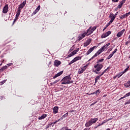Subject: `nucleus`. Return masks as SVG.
I'll list each match as a JSON object with an SVG mask.
<instances>
[{
    "label": "nucleus",
    "instance_id": "f257e3e1",
    "mask_svg": "<svg viewBox=\"0 0 130 130\" xmlns=\"http://www.w3.org/2000/svg\"><path fill=\"white\" fill-rule=\"evenodd\" d=\"M110 45V43H109L103 46L102 48H101L96 53H95V54L90 59V60L91 59H93V58H95L96 57L98 56V55H100V54H101L103 51L105 50V49H107L108 46Z\"/></svg>",
    "mask_w": 130,
    "mask_h": 130
},
{
    "label": "nucleus",
    "instance_id": "f03ea898",
    "mask_svg": "<svg viewBox=\"0 0 130 130\" xmlns=\"http://www.w3.org/2000/svg\"><path fill=\"white\" fill-rule=\"evenodd\" d=\"M72 78L71 75L66 76L61 80L62 85H66L67 84H72L73 83V81L71 80Z\"/></svg>",
    "mask_w": 130,
    "mask_h": 130
},
{
    "label": "nucleus",
    "instance_id": "7ed1b4c3",
    "mask_svg": "<svg viewBox=\"0 0 130 130\" xmlns=\"http://www.w3.org/2000/svg\"><path fill=\"white\" fill-rule=\"evenodd\" d=\"M98 120V118H90L89 121L87 122L85 125L86 127L89 126H91L92 124H94L95 122H97Z\"/></svg>",
    "mask_w": 130,
    "mask_h": 130
},
{
    "label": "nucleus",
    "instance_id": "20e7f679",
    "mask_svg": "<svg viewBox=\"0 0 130 130\" xmlns=\"http://www.w3.org/2000/svg\"><path fill=\"white\" fill-rule=\"evenodd\" d=\"M94 69H96V71L97 72H99L100 71H101V69L102 68H103V64H96L94 66Z\"/></svg>",
    "mask_w": 130,
    "mask_h": 130
},
{
    "label": "nucleus",
    "instance_id": "39448f33",
    "mask_svg": "<svg viewBox=\"0 0 130 130\" xmlns=\"http://www.w3.org/2000/svg\"><path fill=\"white\" fill-rule=\"evenodd\" d=\"M86 36H88L87 32L85 31L84 33H83L81 35H80L78 37V41H81L83 38H84V37H86Z\"/></svg>",
    "mask_w": 130,
    "mask_h": 130
},
{
    "label": "nucleus",
    "instance_id": "423d86ee",
    "mask_svg": "<svg viewBox=\"0 0 130 130\" xmlns=\"http://www.w3.org/2000/svg\"><path fill=\"white\" fill-rule=\"evenodd\" d=\"M8 11H9V5L6 4L3 8V13L4 14H7V13H8Z\"/></svg>",
    "mask_w": 130,
    "mask_h": 130
},
{
    "label": "nucleus",
    "instance_id": "0eeeda50",
    "mask_svg": "<svg viewBox=\"0 0 130 130\" xmlns=\"http://www.w3.org/2000/svg\"><path fill=\"white\" fill-rule=\"evenodd\" d=\"M97 48V46H94L91 48H90L86 52V55H89L94 50V49H96Z\"/></svg>",
    "mask_w": 130,
    "mask_h": 130
},
{
    "label": "nucleus",
    "instance_id": "6e6552de",
    "mask_svg": "<svg viewBox=\"0 0 130 130\" xmlns=\"http://www.w3.org/2000/svg\"><path fill=\"white\" fill-rule=\"evenodd\" d=\"M86 32L88 36H89V35H91V34H92V32H94V30L92 29V26H90Z\"/></svg>",
    "mask_w": 130,
    "mask_h": 130
},
{
    "label": "nucleus",
    "instance_id": "1a4fd4ad",
    "mask_svg": "<svg viewBox=\"0 0 130 130\" xmlns=\"http://www.w3.org/2000/svg\"><path fill=\"white\" fill-rule=\"evenodd\" d=\"M61 64V61L58 60H55L54 62V67H58Z\"/></svg>",
    "mask_w": 130,
    "mask_h": 130
},
{
    "label": "nucleus",
    "instance_id": "9d476101",
    "mask_svg": "<svg viewBox=\"0 0 130 130\" xmlns=\"http://www.w3.org/2000/svg\"><path fill=\"white\" fill-rule=\"evenodd\" d=\"M124 31H125V29H123V30L118 32L116 35L117 37H121V36L123 35V34L124 33Z\"/></svg>",
    "mask_w": 130,
    "mask_h": 130
},
{
    "label": "nucleus",
    "instance_id": "9b49d317",
    "mask_svg": "<svg viewBox=\"0 0 130 130\" xmlns=\"http://www.w3.org/2000/svg\"><path fill=\"white\" fill-rule=\"evenodd\" d=\"M92 42V40L91 39H89L87 41L84 43V47H87L88 45H90V43Z\"/></svg>",
    "mask_w": 130,
    "mask_h": 130
},
{
    "label": "nucleus",
    "instance_id": "f8f14e48",
    "mask_svg": "<svg viewBox=\"0 0 130 130\" xmlns=\"http://www.w3.org/2000/svg\"><path fill=\"white\" fill-rule=\"evenodd\" d=\"M63 74V71H60V72H58V73L56 74L55 76L53 77V79H56L57 77H59V76H61Z\"/></svg>",
    "mask_w": 130,
    "mask_h": 130
},
{
    "label": "nucleus",
    "instance_id": "ddd939ff",
    "mask_svg": "<svg viewBox=\"0 0 130 130\" xmlns=\"http://www.w3.org/2000/svg\"><path fill=\"white\" fill-rule=\"evenodd\" d=\"M100 93V89L96 90L95 92L93 93H91L90 94L87 93L88 95H94L95 94V96H97V95H99Z\"/></svg>",
    "mask_w": 130,
    "mask_h": 130
},
{
    "label": "nucleus",
    "instance_id": "4468645a",
    "mask_svg": "<svg viewBox=\"0 0 130 130\" xmlns=\"http://www.w3.org/2000/svg\"><path fill=\"white\" fill-rule=\"evenodd\" d=\"M124 3V0L122 1L118 5V6L117 7V9H121V7H122V5H123Z\"/></svg>",
    "mask_w": 130,
    "mask_h": 130
},
{
    "label": "nucleus",
    "instance_id": "2eb2a0df",
    "mask_svg": "<svg viewBox=\"0 0 130 130\" xmlns=\"http://www.w3.org/2000/svg\"><path fill=\"white\" fill-rule=\"evenodd\" d=\"M53 113L55 114H56L57 112H58V107H54L53 109Z\"/></svg>",
    "mask_w": 130,
    "mask_h": 130
},
{
    "label": "nucleus",
    "instance_id": "dca6fc26",
    "mask_svg": "<svg viewBox=\"0 0 130 130\" xmlns=\"http://www.w3.org/2000/svg\"><path fill=\"white\" fill-rule=\"evenodd\" d=\"M128 96H130V92L127 93H126L124 96L120 98L119 100L124 99V98H126V97H128Z\"/></svg>",
    "mask_w": 130,
    "mask_h": 130
},
{
    "label": "nucleus",
    "instance_id": "f3484780",
    "mask_svg": "<svg viewBox=\"0 0 130 130\" xmlns=\"http://www.w3.org/2000/svg\"><path fill=\"white\" fill-rule=\"evenodd\" d=\"M46 116H47V115L44 114L41 117H39V120L44 119V118H45V117H46Z\"/></svg>",
    "mask_w": 130,
    "mask_h": 130
},
{
    "label": "nucleus",
    "instance_id": "a211bd4d",
    "mask_svg": "<svg viewBox=\"0 0 130 130\" xmlns=\"http://www.w3.org/2000/svg\"><path fill=\"white\" fill-rule=\"evenodd\" d=\"M110 18H111V20H113V21H114L116 17H115V15H114V14H113V13H112V14H110Z\"/></svg>",
    "mask_w": 130,
    "mask_h": 130
},
{
    "label": "nucleus",
    "instance_id": "6ab92c4d",
    "mask_svg": "<svg viewBox=\"0 0 130 130\" xmlns=\"http://www.w3.org/2000/svg\"><path fill=\"white\" fill-rule=\"evenodd\" d=\"M124 86L126 88H130V81H128L125 84Z\"/></svg>",
    "mask_w": 130,
    "mask_h": 130
},
{
    "label": "nucleus",
    "instance_id": "aec40b11",
    "mask_svg": "<svg viewBox=\"0 0 130 130\" xmlns=\"http://www.w3.org/2000/svg\"><path fill=\"white\" fill-rule=\"evenodd\" d=\"M7 69H8V66H4L3 68H2L0 69V72H4V71H5V70H7Z\"/></svg>",
    "mask_w": 130,
    "mask_h": 130
},
{
    "label": "nucleus",
    "instance_id": "412c9836",
    "mask_svg": "<svg viewBox=\"0 0 130 130\" xmlns=\"http://www.w3.org/2000/svg\"><path fill=\"white\" fill-rule=\"evenodd\" d=\"M100 78H101V75H99L95 78V83H98V80H100Z\"/></svg>",
    "mask_w": 130,
    "mask_h": 130
},
{
    "label": "nucleus",
    "instance_id": "4be33fe9",
    "mask_svg": "<svg viewBox=\"0 0 130 130\" xmlns=\"http://www.w3.org/2000/svg\"><path fill=\"white\" fill-rule=\"evenodd\" d=\"M81 58H82V57H81V56H77L75 58H74V60L75 61H77L78 60H81Z\"/></svg>",
    "mask_w": 130,
    "mask_h": 130
},
{
    "label": "nucleus",
    "instance_id": "5701e85b",
    "mask_svg": "<svg viewBox=\"0 0 130 130\" xmlns=\"http://www.w3.org/2000/svg\"><path fill=\"white\" fill-rule=\"evenodd\" d=\"M84 71L83 70V69H82V68H80L79 70V71H78V74L79 75H81V74H83L84 73Z\"/></svg>",
    "mask_w": 130,
    "mask_h": 130
},
{
    "label": "nucleus",
    "instance_id": "b1692460",
    "mask_svg": "<svg viewBox=\"0 0 130 130\" xmlns=\"http://www.w3.org/2000/svg\"><path fill=\"white\" fill-rule=\"evenodd\" d=\"M129 67H128L127 68H126L125 69V70L123 72H121V75H123V74H125V73H126V72H127L128 71V69H129Z\"/></svg>",
    "mask_w": 130,
    "mask_h": 130
},
{
    "label": "nucleus",
    "instance_id": "393cba45",
    "mask_svg": "<svg viewBox=\"0 0 130 130\" xmlns=\"http://www.w3.org/2000/svg\"><path fill=\"white\" fill-rule=\"evenodd\" d=\"M20 14H21V10H20V9H17V12L16 15V17H19V16H20Z\"/></svg>",
    "mask_w": 130,
    "mask_h": 130
},
{
    "label": "nucleus",
    "instance_id": "a878e982",
    "mask_svg": "<svg viewBox=\"0 0 130 130\" xmlns=\"http://www.w3.org/2000/svg\"><path fill=\"white\" fill-rule=\"evenodd\" d=\"M68 115H69V113H66L64 115L61 117V119H63V118H66V117H67Z\"/></svg>",
    "mask_w": 130,
    "mask_h": 130
},
{
    "label": "nucleus",
    "instance_id": "bb28decb",
    "mask_svg": "<svg viewBox=\"0 0 130 130\" xmlns=\"http://www.w3.org/2000/svg\"><path fill=\"white\" fill-rule=\"evenodd\" d=\"M23 8H24V6L22 4H20L19 5L17 9L20 10L21 11V10H22Z\"/></svg>",
    "mask_w": 130,
    "mask_h": 130
},
{
    "label": "nucleus",
    "instance_id": "cd10ccee",
    "mask_svg": "<svg viewBox=\"0 0 130 130\" xmlns=\"http://www.w3.org/2000/svg\"><path fill=\"white\" fill-rule=\"evenodd\" d=\"M126 14H123L122 15H121L120 17V19H121V20H122V19H124V18L126 17Z\"/></svg>",
    "mask_w": 130,
    "mask_h": 130
},
{
    "label": "nucleus",
    "instance_id": "c85d7f7f",
    "mask_svg": "<svg viewBox=\"0 0 130 130\" xmlns=\"http://www.w3.org/2000/svg\"><path fill=\"white\" fill-rule=\"evenodd\" d=\"M87 67H88V65H85V66L82 67L81 68L85 72V71H86V69H87Z\"/></svg>",
    "mask_w": 130,
    "mask_h": 130
},
{
    "label": "nucleus",
    "instance_id": "c756f323",
    "mask_svg": "<svg viewBox=\"0 0 130 130\" xmlns=\"http://www.w3.org/2000/svg\"><path fill=\"white\" fill-rule=\"evenodd\" d=\"M112 56H113V55L112 53H111L110 55H109V56L107 58V59H110V58H111V57H112Z\"/></svg>",
    "mask_w": 130,
    "mask_h": 130
},
{
    "label": "nucleus",
    "instance_id": "7c9ffc66",
    "mask_svg": "<svg viewBox=\"0 0 130 130\" xmlns=\"http://www.w3.org/2000/svg\"><path fill=\"white\" fill-rule=\"evenodd\" d=\"M106 37H107V35H106V33L103 34V35H102V36H101V38H102V39H103V38H106Z\"/></svg>",
    "mask_w": 130,
    "mask_h": 130
},
{
    "label": "nucleus",
    "instance_id": "2f4dec72",
    "mask_svg": "<svg viewBox=\"0 0 130 130\" xmlns=\"http://www.w3.org/2000/svg\"><path fill=\"white\" fill-rule=\"evenodd\" d=\"M18 18H19V16H16L15 18L14 19L13 21V24H15V22L17 21V20H18Z\"/></svg>",
    "mask_w": 130,
    "mask_h": 130
},
{
    "label": "nucleus",
    "instance_id": "473e14b6",
    "mask_svg": "<svg viewBox=\"0 0 130 130\" xmlns=\"http://www.w3.org/2000/svg\"><path fill=\"white\" fill-rule=\"evenodd\" d=\"M74 62H76L74 59H73L69 63V66H71V64L74 63Z\"/></svg>",
    "mask_w": 130,
    "mask_h": 130
},
{
    "label": "nucleus",
    "instance_id": "72a5a7b5",
    "mask_svg": "<svg viewBox=\"0 0 130 130\" xmlns=\"http://www.w3.org/2000/svg\"><path fill=\"white\" fill-rule=\"evenodd\" d=\"M104 61V59L102 58L101 59L99 60L97 63L99 64V62H103Z\"/></svg>",
    "mask_w": 130,
    "mask_h": 130
},
{
    "label": "nucleus",
    "instance_id": "f704fd0d",
    "mask_svg": "<svg viewBox=\"0 0 130 130\" xmlns=\"http://www.w3.org/2000/svg\"><path fill=\"white\" fill-rule=\"evenodd\" d=\"M107 37L109 36L110 34H111V31H108L106 33Z\"/></svg>",
    "mask_w": 130,
    "mask_h": 130
},
{
    "label": "nucleus",
    "instance_id": "c9c22d12",
    "mask_svg": "<svg viewBox=\"0 0 130 130\" xmlns=\"http://www.w3.org/2000/svg\"><path fill=\"white\" fill-rule=\"evenodd\" d=\"M111 69V68H110V67H108L107 68V69H105V70L104 71V72L105 73H106V72H107V71H108V70H110Z\"/></svg>",
    "mask_w": 130,
    "mask_h": 130
},
{
    "label": "nucleus",
    "instance_id": "e433bc0d",
    "mask_svg": "<svg viewBox=\"0 0 130 130\" xmlns=\"http://www.w3.org/2000/svg\"><path fill=\"white\" fill-rule=\"evenodd\" d=\"M26 1H24L21 4V5H22L23 7H25V6H26Z\"/></svg>",
    "mask_w": 130,
    "mask_h": 130
},
{
    "label": "nucleus",
    "instance_id": "4c0bfd02",
    "mask_svg": "<svg viewBox=\"0 0 130 130\" xmlns=\"http://www.w3.org/2000/svg\"><path fill=\"white\" fill-rule=\"evenodd\" d=\"M6 82H7V80H4L3 81H2L1 82H0V84L1 85H4V83H6Z\"/></svg>",
    "mask_w": 130,
    "mask_h": 130
},
{
    "label": "nucleus",
    "instance_id": "58836bf2",
    "mask_svg": "<svg viewBox=\"0 0 130 130\" xmlns=\"http://www.w3.org/2000/svg\"><path fill=\"white\" fill-rule=\"evenodd\" d=\"M38 12H39L38 10L36 9L33 13V15H36V14H37V13H38Z\"/></svg>",
    "mask_w": 130,
    "mask_h": 130
},
{
    "label": "nucleus",
    "instance_id": "ea45409f",
    "mask_svg": "<svg viewBox=\"0 0 130 130\" xmlns=\"http://www.w3.org/2000/svg\"><path fill=\"white\" fill-rule=\"evenodd\" d=\"M51 125H52V124H48L46 126V129L49 128L50 126H51Z\"/></svg>",
    "mask_w": 130,
    "mask_h": 130
},
{
    "label": "nucleus",
    "instance_id": "a19ab883",
    "mask_svg": "<svg viewBox=\"0 0 130 130\" xmlns=\"http://www.w3.org/2000/svg\"><path fill=\"white\" fill-rule=\"evenodd\" d=\"M127 104H130V100L124 103V105H127Z\"/></svg>",
    "mask_w": 130,
    "mask_h": 130
},
{
    "label": "nucleus",
    "instance_id": "79ce46f5",
    "mask_svg": "<svg viewBox=\"0 0 130 130\" xmlns=\"http://www.w3.org/2000/svg\"><path fill=\"white\" fill-rule=\"evenodd\" d=\"M116 51H117V48L115 49V50L112 53V54L114 55V54L116 53Z\"/></svg>",
    "mask_w": 130,
    "mask_h": 130
},
{
    "label": "nucleus",
    "instance_id": "37998d69",
    "mask_svg": "<svg viewBox=\"0 0 130 130\" xmlns=\"http://www.w3.org/2000/svg\"><path fill=\"white\" fill-rule=\"evenodd\" d=\"M71 53H72L73 55H75V54H77V53L75 50L73 51L72 52H71Z\"/></svg>",
    "mask_w": 130,
    "mask_h": 130
},
{
    "label": "nucleus",
    "instance_id": "c03bdc74",
    "mask_svg": "<svg viewBox=\"0 0 130 130\" xmlns=\"http://www.w3.org/2000/svg\"><path fill=\"white\" fill-rule=\"evenodd\" d=\"M59 80H56L54 82H53L52 84H51V85H53L54 84H56V83H57L58 82Z\"/></svg>",
    "mask_w": 130,
    "mask_h": 130
},
{
    "label": "nucleus",
    "instance_id": "a18cd8bd",
    "mask_svg": "<svg viewBox=\"0 0 130 130\" xmlns=\"http://www.w3.org/2000/svg\"><path fill=\"white\" fill-rule=\"evenodd\" d=\"M56 122H58V121H55V122H52L51 123V124H53V125H52V126H53V125H54V124H55V123H56Z\"/></svg>",
    "mask_w": 130,
    "mask_h": 130
},
{
    "label": "nucleus",
    "instance_id": "49530a36",
    "mask_svg": "<svg viewBox=\"0 0 130 130\" xmlns=\"http://www.w3.org/2000/svg\"><path fill=\"white\" fill-rule=\"evenodd\" d=\"M91 29L94 31L95 29H97V26H94Z\"/></svg>",
    "mask_w": 130,
    "mask_h": 130
},
{
    "label": "nucleus",
    "instance_id": "de8ad7c7",
    "mask_svg": "<svg viewBox=\"0 0 130 130\" xmlns=\"http://www.w3.org/2000/svg\"><path fill=\"white\" fill-rule=\"evenodd\" d=\"M96 103H97V101H96V102L93 103L92 104H91L90 105V106H93V105H95V104H96Z\"/></svg>",
    "mask_w": 130,
    "mask_h": 130
},
{
    "label": "nucleus",
    "instance_id": "09e8293b",
    "mask_svg": "<svg viewBox=\"0 0 130 130\" xmlns=\"http://www.w3.org/2000/svg\"><path fill=\"white\" fill-rule=\"evenodd\" d=\"M106 122H107V120H105L102 122V124H104V123H106Z\"/></svg>",
    "mask_w": 130,
    "mask_h": 130
},
{
    "label": "nucleus",
    "instance_id": "8fccbe9b",
    "mask_svg": "<svg viewBox=\"0 0 130 130\" xmlns=\"http://www.w3.org/2000/svg\"><path fill=\"white\" fill-rule=\"evenodd\" d=\"M126 17H128L130 15V11L128 13L125 14Z\"/></svg>",
    "mask_w": 130,
    "mask_h": 130
},
{
    "label": "nucleus",
    "instance_id": "3c124183",
    "mask_svg": "<svg viewBox=\"0 0 130 130\" xmlns=\"http://www.w3.org/2000/svg\"><path fill=\"white\" fill-rule=\"evenodd\" d=\"M121 76H122V75H121V72L120 74H118L117 76L118 77V78H120Z\"/></svg>",
    "mask_w": 130,
    "mask_h": 130
},
{
    "label": "nucleus",
    "instance_id": "603ef678",
    "mask_svg": "<svg viewBox=\"0 0 130 130\" xmlns=\"http://www.w3.org/2000/svg\"><path fill=\"white\" fill-rule=\"evenodd\" d=\"M119 0H112V2H113V3H118V1Z\"/></svg>",
    "mask_w": 130,
    "mask_h": 130
},
{
    "label": "nucleus",
    "instance_id": "864d4df0",
    "mask_svg": "<svg viewBox=\"0 0 130 130\" xmlns=\"http://www.w3.org/2000/svg\"><path fill=\"white\" fill-rule=\"evenodd\" d=\"M129 43H130V41H128L125 42V45H127Z\"/></svg>",
    "mask_w": 130,
    "mask_h": 130
},
{
    "label": "nucleus",
    "instance_id": "5fc2aeb1",
    "mask_svg": "<svg viewBox=\"0 0 130 130\" xmlns=\"http://www.w3.org/2000/svg\"><path fill=\"white\" fill-rule=\"evenodd\" d=\"M36 10H37V11H39V10H40V6H38Z\"/></svg>",
    "mask_w": 130,
    "mask_h": 130
},
{
    "label": "nucleus",
    "instance_id": "6e6d98bb",
    "mask_svg": "<svg viewBox=\"0 0 130 130\" xmlns=\"http://www.w3.org/2000/svg\"><path fill=\"white\" fill-rule=\"evenodd\" d=\"M73 54L71 53L68 55V57H71V56H73Z\"/></svg>",
    "mask_w": 130,
    "mask_h": 130
},
{
    "label": "nucleus",
    "instance_id": "4d7b16f0",
    "mask_svg": "<svg viewBox=\"0 0 130 130\" xmlns=\"http://www.w3.org/2000/svg\"><path fill=\"white\" fill-rule=\"evenodd\" d=\"M96 70H94L93 72H94V73H95V74H98V75H100V73H98V72H97V71H96Z\"/></svg>",
    "mask_w": 130,
    "mask_h": 130
},
{
    "label": "nucleus",
    "instance_id": "13d9d810",
    "mask_svg": "<svg viewBox=\"0 0 130 130\" xmlns=\"http://www.w3.org/2000/svg\"><path fill=\"white\" fill-rule=\"evenodd\" d=\"M13 64V63H10L9 64H7V66H8V67H11V66H12Z\"/></svg>",
    "mask_w": 130,
    "mask_h": 130
},
{
    "label": "nucleus",
    "instance_id": "bf43d9fd",
    "mask_svg": "<svg viewBox=\"0 0 130 130\" xmlns=\"http://www.w3.org/2000/svg\"><path fill=\"white\" fill-rule=\"evenodd\" d=\"M104 74H105V72L104 71H103L102 72V73L101 74V75H100V76H101V77H102V76H103V75H104Z\"/></svg>",
    "mask_w": 130,
    "mask_h": 130
},
{
    "label": "nucleus",
    "instance_id": "052dcab7",
    "mask_svg": "<svg viewBox=\"0 0 130 130\" xmlns=\"http://www.w3.org/2000/svg\"><path fill=\"white\" fill-rule=\"evenodd\" d=\"M113 20L111 19L110 21L109 22V23H110V24H111V23H112L113 22Z\"/></svg>",
    "mask_w": 130,
    "mask_h": 130
},
{
    "label": "nucleus",
    "instance_id": "680f3d73",
    "mask_svg": "<svg viewBox=\"0 0 130 130\" xmlns=\"http://www.w3.org/2000/svg\"><path fill=\"white\" fill-rule=\"evenodd\" d=\"M111 119H112V118H109V119H106L107 122V121H109V120H111Z\"/></svg>",
    "mask_w": 130,
    "mask_h": 130
},
{
    "label": "nucleus",
    "instance_id": "e2e57ef3",
    "mask_svg": "<svg viewBox=\"0 0 130 130\" xmlns=\"http://www.w3.org/2000/svg\"><path fill=\"white\" fill-rule=\"evenodd\" d=\"M101 125H103V124H102V123H99V125H98V126H101Z\"/></svg>",
    "mask_w": 130,
    "mask_h": 130
},
{
    "label": "nucleus",
    "instance_id": "0e129e2a",
    "mask_svg": "<svg viewBox=\"0 0 130 130\" xmlns=\"http://www.w3.org/2000/svg\"><path fill=\"white\" fill-rule=\"evenodd\" d=\"M109 25H110V23H108L107 25H106V27H108L109 26Z\"/></svg>",
    "mask_w": 130,
    "mask_h": 130
},
{
    "label": "nucleus",
    "instance_id": "69168bd1",
    "mask_svg": "<svg viewBox=\"0 0 130 130\" xmlns=\"http://www.w3.org/2000/svg\"><path fill=\"white\" fill-rule=\"evenodd\" d=\"M79 49H77L76 50H75V51L76 52V53L78 52V51H79Z\"/></svg>",
    "mask_w": 130,
    "mask_h": 130
},
{
    "label": "nucleus",
    "instance_id": "338daca9",
    "mask_svg": "<svg viewBox=\"0 0 130 130\" xmlns=\"http://www.w3.org/2000/svg\"><path fill=\"white\" fill-rule=\"evenodd\" d=\"M79 49H77L76 50H75V51L76 52V53L78 52V51H79Z\"/></svg>",
    "mask_w": 130,
    "mask_h": 130
},
{
    "label": "nucleus",
    "instance_id": "774afa93",
    "mask_svg": "<svg viewBox=\"0 0 130 130\" xmlns=\"http://www.w3.org/2000/svg\"><path fill=\"white\" fill-rule=\"evenodd\" d=\"M106 28H107V27H106V26L104 28L103 31H104V30H106Z\"/></svg>",
    "mask_w": 130,
    "mask_h": 130
}]
</instances>
